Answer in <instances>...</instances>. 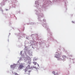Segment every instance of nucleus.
I'll use <instances>...</instances> for the list:
<instances>
[{"mask_svg": "<svg viewBox=\"0 0 75 75\" xmlns=\"http://www.w3.org/2000/svg\"><path fill=\"white\" fill-rule=\"evenodd\" d=\"M31 71H28L29 73H30V72H31Z\"/></svg>", "mask_w": 75, "mask_h": 75, "instance_id": "9d476101", "label": "nucleus"}, {"mask_svg": "<svg viewBox=\"0 0 75 75\" xmlns=\"http://www.w3.org/2000/svg\"><path fill=\"white\" fill-rule=\"evenodd\" d=\"M38 66H39V64H38Z\"/></svg>", "mask_w": 75, "mask_h": 75, "instance_id": "ddd939ff", "label": "nucleus"}, {"mask_svg": "<svg viewBox=\"0 0 75 75\" xmlns=\"http://www.w3.org/2000/svg\"><path fill=\"white\" fill-rule=\"evenodd\" d=\"M30 65H28V66L26 68L27 69H30Z\"/></svg>", "mask_w": 75, "mask_h": 75, "instance_id": "0eeeda50", "label": "nucleus"}, {"mask_svg": "<svg viewBox=\"0 0 75 75\" xmlns=\"http://www.w3.org/2000/svg\"><path fill=\"white\" fill-rule=\"evenodd\" d=\"M15 66L14 65H11V68H15Z\"/></svg>", "mask_w": 75, "mask_h": 75, "instance_id": "39448f33", "label": "nucleus"}, {"mask_svg": "<svg viewBox=\"0 0 75 75\" xmlns=\"http://www.w3.org/2000/svg\"><path fill=\"white\" fill-rule=\"evenodd\" d=\"M61 53L58 54H57L55 55V57L57 58L58 61H59V60H61Z\"/></svg>", "mask_w": 75, "mask_h": 75, "instance_id": "f257e3e1", "label": "nucleus"}, {"mask_svg": "<svg viewBox=\"0 0 75 75\" xmlns=\"http://www.w3.org/2000/svg\"><path fill=\"white\" fill-rule=\"evenodd\" d=\"M25 72H27V68L25 69Z\"/></svg>", "mask_w": 75, "mask_h": 75, "instance_id": "6e6552de", "label": "nucleus"}, {"mask_svg": "<svg viewBox=\"0 0 75 75\" xmlns=\"http://www.w3.org/2000/svg\"><path fill=\"white\" fill-rule=\"evenodd\" d=\"M33 64H34V65H36V64H37V62H33Z\"/></svg>", "mask_w": 75, "mask_h": 75, "instance_id": "423d86ee", "label": "nucleus"}, {"mask_svg": "<svg viewBox=\"0 0 75 75\" xmlns=\"http://www.w3.org/2000/svg\"><path fill=\"white\" fill-rule=\"evenodd\" d=\"M15 75H18V74H17L16 73H15Z\"/></svg>", "mask_w": 75, "mask_h": 75, "instance_id": "1a4fd4ad", "label": "nucleus"}, {"mask_svg": "<svg viewBox=\"0 0 75 75\" xmlns=\"http://www.w3.org/2000/svg\"><path fill=\"white\" fill-rule=\"evenodd\" d=\"M24 68V66L23 64H21L20 65L18 69H22V68Z\"/></svg>", "mask_w": 75, "mask_h": 75, "instance_id": "f03ea898", "label": "nucleus"}, {"mask_svg": "<svg viewBox=\"0 0 75 75\" xmlns=\"http://www.w3.org/2000/svg\"><path fill=\"white\" fill-rule=\"evenodd\" d=\"M53 73L55 75H58V72L55 73V71H53Z\"/></svg>", "mask_w": 75, "mask_h": 75, "instance_id": "20e7f679", "label": "nucleus"}, {"mask_svg": "<svg viewBox=\"0 0 75 75\" xmlns=\"http://www.w3.org/2000/svg\"><path fill=\"white\" fill-rule=\"evenodd\" d=\"M1 11H2V12H3V11H3V10H1Z\"/></svg>", "mask_w": 75, "mask_h": 75, "instance_id": "9b49d317", "label": "nucleus"}, {"mask_svg": "<svg viewBox=\"0 0 75 75\" xmlns=\"http://www.w3.org/2000/svg\"><path fill=\"white\" fill-rule=\"evenodd\" d=\"M62 58L63 59H65L67 58V56L65 55H63L62 56Z\"/></svg>", "mask_w": 75, "mask_h": 75, "instance_id": "7ed1b4c3", "label": "nucleus"}, {"mask_svg": "<svg viewBox=\"0 0 75 75\" xmlns=\"http://www.w3.org/2000/svg\"><path fill=\"white\" fill-rule=\"evenodd\" d=\"M28 75H30V73H29V74H28Z\"/></svg>", "mask_w": 75, "mask_h": 75, "instance_id": "f8f14e48", "label": "nucleus"}]
</instances>
